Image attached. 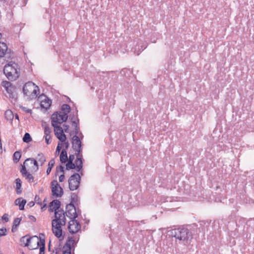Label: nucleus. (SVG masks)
<instances>
[{"label":"nucleus","mask_w":254,"mask_h":254,"mask_svg":"<svg viewBox=\"0 0 254 254\" xmlns=\"http://www.w3.org/2000/svg\"><path fill=\"white\" fill-rule=\"evenodd\" d=\"M3 72L9 80L14 81L20 76V69L17 64L11 62L4 66Z\"/></svg>","instance_id":"1"},{"label":"nucleus","mask_w":254,"mask_h":254,"mask_svg":"<svg viewBox=\"0 0 254 254\" xmlns=\"http://www.w3.org/2000/svg\"><path fill=\"white\" fill-rule=\"evenodd\" d=\"M172 235L184 245L190 244L192 239L191 232L189 229L184 228L175 229L172 232Z\"/></svg>","instance_id":"2"},{"label":"nucleus","mask_w":254,"mask_h":254,"mask_svg":"<svg viewBox=\"0 0 254 254\" xmlns=\"http://www.w3.org/2000/svg\"><path fill=\"white\" fill-rule=\"evenodd\" d=\"M23 92L29 99H33L36 98L40 91L38 86H36L33 82L29 81L23 86Z\"/></svg>","instance_id":"3"},{"label":"nucleus","mask_w":254,"mask_h":254,"mask_svg":"<svg viewBox=\"0 0 254 254\" xmlns=\"http://www.w3.org/2000/svg\"><path fill=\"white\" fill-rule=\"evenodd\" d=\"M1 85L6 91L5 96L11 100V102L16 101L17 98L16 87L8 81H2Z\"/></svg>","instance_id":"4"},{"label":"nucleus","mask_w":254,"mask_h":254,"mask_svg":"<svg viewBox=\"0 0 254 254\" xmlns=\"http://www.w3.org/2000/svg\"><path fill=\"white\" fill-rule=\"evenodd\" d=\"M78 238L76 241V239H74L73 237H69L65 244L63 248V254H71V250H74L75 247L76 245L77 242L78 241Z\"/></svg>","instance_id":"5"},{"label":"nucleus","mask_w":254,"mask_h":254,"mask_svg":"<svg viewBox=\"0 0 254 254\" xmlns=\"http://www.w3.org/2000/svg\"><path fill=\"white\" fill-rule=\"evenodd\" d=\"M81 177L79 174L74 173L71 175L68 180L69 188L70 190H76L79 186Z\"/></svg>","instance_id":"6"},{"label":"nucleus","mask_w":254,"mask_h":254,"mask_svg":"<svg viewBox=\"0 0 254 254\" xmlns=\"http://www.w3.org/2000/svg\"><path fill=\"white\" fill-rule=\"evenodd\" d=\"M41 236L44 237V234L41 233L40 234V237H36L35 238V243H36V247H33L32 245H30V249L36 250L40 247V252L39 254H45V241L44 238H42Z\"/></svg>","instance_id":"7"},{"label":"nucleus","mask_w":254,"mask_h":254,"mask_svg":"<svg viewBox=\"0 0 254 254\" xmlns=\"http://www.w3.org/2000/svg\"><path fill=\"white\" fill-rule=\"evenodd\" d=\"M55 218L52 220V223H59L62 225H65L66 223V219L65 212L63 209L59 210L55 212Z\"/></svg>","instance_id":"8"},{"label":"nucleus","mask_w":254,"mask_h":254,"mask_svg":"<svg viewBox=\"0 0 254 254\" xmlns=\"http://www.w3.org/2000/svg\"><path fill=\"white\" fill-rule=\"evenodd\" d=\"M29 168V170L32 173H35L39 170L38 164L36 159L33 158L26 159L23 163V165Z\"/></svg>","instance_id":"9"},{"label":"nucleus","mask_w":254,"mask_h":254,"mask_svg":"<svg viewBox=\"0 0 254 254\" xmlns=\"http://www.w3.org/2000/svg\"><path fill=\"white\" fill-rule=\"evenodd\" d=\"M58 124L52 123V125L54 128L55 134L57 137L59 139L60 141L64 142L65 141L66 137L65 134L64 133V129L63 128L61 127L58 126Z\"/></svg>","instance_id":"10"},{"label":"nucleus","mask_w":254,"mask_h":254,"mask_svg":"<svg viewBox=\"0 0 254 254\" xmlns=\"http://www.w3.org/2000/svg\"><path fill=\"white\" fill-rule=\"evenodd\" d=\"M52 191L53 195L61 197L63 194V190L56 180L51 182Z\"/></svg>","instance_id":"11"},{"label":"nucleus","mask_w":254,"mask_h":254,"mask_svg":"<svg viewBox=\"0 0 254 254\" xmlns=\"http://www.w3.org/2000/svg\"><path fill=\"white\" fill-rule=\"evenodd\" d=\"M68 116L66 114L62 113H54L52 115L51 120L52 123L61 124L63 122H66L67 120Z\"/></svg>","instance_id":"12"},{"label":"nucleus","mask_w":254,"mask_h":254,"mask_svg":"<svg viewBox=\"0 0 254 254\" xmlns=\"http://www.w3.org/2000/svg\"><path fill=\"white\" fill-rule=\"evenodd\" d=\"M66 215L70 219H75L77 217L76 208L74 204L69 203L66 206Z\"/></svg>","instance_id":"13"},{"label":"nucleus","mask_w":254,"mask_h":254,"mask_svg":"<svg viewBox=\"0 0 254 254\" xmlns=\"http://www.w3.org/2000/svg\"><path fill=\"white\" fill-rule=\"evenodd\" d=\"M80 228V224L75 219H71L68 222V229L70 233H75L77 232Z\"/></svg>","instance_id":"14"},{"label":"nucleus","mask_w":254,"mask_h":254,"mask_svg":"<svg viewBox=\"0 0 254 254\" xmlns=\"http://www.w3.org/2000/svg\"><path fill=\"white\" fill-rule=\"evenodd\" d=\"M80 138L82 139L83 135L82 133H80ZM72 147L73 150L82 149V143L80 139V137L77 135H74L72 138Z\"/></svg>","instance_id":"15"},{"label":"nucleus","mask_w":254,"mask_h":254,"mask_svg":"<svg viewBox=\"0 0 254 254\" xmlns=\"http://www.w3.org/2000/svg\"><path fill=\"white\" fill-rule=\"evenodd\" d=\"M20 173L23 177L29 182L32 183L34 182V177L29 172L26 170L25 165H21V169L20 170Z\"/></svg>","instance_id":"16"},{"label":"nucleus","mask_w":254,"mask_h":254,"mask_svg":"<svg viewBox=\"0 0 254 254\" xmlns=\"http://www.w3.org/2000/svg\"><path fill=\"white\" fill-rule=\"evenodd\" d=\"M52 231L55 236L57 238H60L62 235V229L61 226H63L59 223H52Z\"/></svg>","instance_id":"17"},{"label":"nucleus","mask_w":254,"mask_h":254,"mask_svg":"<svg viewBox=\"0 0 254 254\" xmlns=\"http://www.w3.org/2000/svg\"><path fill=\"white\" fill-rule=\"evenodd\" d=\"M37 236H34V237H28L27 236H25L21 238L20 242L21 243H23L24 246L25 247H29L30 249V245H32L31 243H35V238Z\"/></svg>","instance_id":"18"},{"label":"nucleus","mask_w":254,"mask_h":254,"mask_svg":"<svg viewBox=\"0 0 254 254\" xmlns=\"http://www.w3.org/2000/svg\"><path fill=\"white\" fill-rule=\"evenodd\" d=\"M61 204V201L58 199L53 200L50 203L49 210L52 212L55 211V212L58 211L60 210L59 208H60Z\"/></svg>","instance_id":"19"},{"label":"nucleus","mask_w":254,"mask_h":254,"mask_svg":"<svg viewBox=\"0 0 254 254\" xmlns=\"http://www.w3.org/2000/svg\"><path fill=\"white\" fill-rule=\"evenodd\" d=\"M52 103V101L45 96V99L41 101L40 106L42 108L47 110L50 108Z\"/></svg>","instance_id":"20"},{"label":"nucleus","mask_w":254,"mask_h":254,"mask_svg":"<svg viewBox=\"0 0 254 254\" xmlns=\"http://www.w3.org/2000/svg\"><path fill=\"white\" fill-rule=\"evenodd\" d=\"M2 36L1 34L0 33V39ZM7 50V47L5 43L0 42V58L3 57Z\"/></svg>","instance_id":"21"},{"label":"nucleus","mask_w":254,"mask_h":254,"mask_svg":"<svg viewBox=\"0 0 254 254\" xmlns=\"http://www.w3.org/2000/svg\"><path fill=\"white\" fill-rule=\"evenodd\" d=\"M14 203L16 205H19L20 210H22L24 209V206L26 203V200L23 199L22 197H19L15 200Z\"/></svg>","instance_id":"22"},{"label":"nucleus","mask_w":254,"mask_h":254,"mask_svg":"<svg viewBox=\"0 0 254 254\" xmlns=\"http://www.w3.org/2000/svg\"><path fill=\"white\" fill-rule=\"evenodd\" d=\"M16 184V191L17 194H20L22 192L21 185L22 181L19 178H17L15 180Z\"/></svg>","instance_id":"23"},{"label":"nucleus","mask_w":254,"mask_h":254,"mask_svg":"<svg viewBox=\"0 0 254 254\" xmlns=\"http://www.w3.org/2000/svg\"><path fill=\"white\" fill-rule=\"evenodd\" d=\"M60 158V161L62 163H64L67 161L68 157L67 155V152L65 149H63L62 150Z\"/></svg>","instance_id":"24"},{"label":"nucleus","mask_w":254,"mask_h":254,"mask_svg":"<svg viewBox=\"0 0 254 254\" xmlns=\"http://www.w3.org/2000/svg\"><path fill=\"white\" fill-rule=\"evenodd\" d=\"M35 159L40 163L41 166H42L46 161V157L43 153H39Z\"/></svg>","instance_id":"25"},{"label":"nucleus","mask_w":254,"mask_h":254,"mask_svg":"<svg viewBox=\"0 0 254 254\" xmlns=\"http://www.w3.org/2000/svg\"><path fill=\"white\" fill-rule=\"evenodd\" d=\"M62 111H63L62 114L67 115V114L70 111V107L68 104H63L62 106Z\"/></svg>","instance_id":"26"},{"label":"nucleus","mask_w":254,"mask_h":254,"mask_svg":"<svg viewBox=\"0 0 254 254\" xmlns=\"http://www.w3.org/2000/svg\"><path fill=\"white\" fill-rule=\"evenodd\" d=\"M75 164L76 166V170L77 172H80L83 167V161L82 160H79L78 162H77V160L75 161Z\"/></svg>","instance_id":"27"},{"label":"nucleus","mask_w":254,"mask_h":254,"mask_svg":"<svg viewBox=\"0 0 254 254\" xmlns=\"http://www.w3.org/2000/svg\"><path fill=\"white\" fill-rule=\"evenodd\" d=\"M55 161L54 159H52L49 161V164H48V168L47 169V171H46L47 175H49L50 173L52 168L54 167V166L55 165Z\"/></svg>","instance_id":"28"},{"label":"nucleus","mask_w":254,"mask_h":254,"mask_svg":"<svg viewBox=\"0 0 254 254\" xmlns=\"http://www.w3.org/2000/svg\"><path fill=\"white\" fill-rule=\"evenodd\" d=\"M21 156V153L20 151H16L13 154V161L15 163H17Z\"/></svg>","instance_id":"29"},{"label":"nucleus","mask_w":254,"mask_h":254,"mask_svg":"<svg viewBox=\"0 0 254 254\" xmlns=\"http://www.w3.org/2000/svg\"><path fill=\"white\" fill-rule=\"evenodd\" d=\"M82 149H79L74 150L75 151V154L76 156L77 162H78L79 160H82V155L81 154Z\"/></svg>","instance_id":"30"},{"label":"nucleus","mask_w":254,"mask_h":254,"mask_svg":"<svg viewBox=\"0 0 254 254\" xmlns=\"http://www.w3.org/2000/svg\"><path fill=\"white\" fill-rule=\"evenodd\" d=\"M5 116L8 120H11L13 118V115L11 110L6 111L5 112Z\"/></svg>","instance_id":"31"},{"label":"nucleus","mask_w":254,"mask_h":254,"mask_svg":"<svg viewBox=\"0 0 254 254\" xmlns=\"http://www.w3.org/2000/svg\"><path fill=\"white\" fill-rule=\"evenodd\" d=\"M76 166L75 163H73L72 162H67L66 164V169L67 170H69L71 169H76Z\"/></svg>","instance_id":"32"},{"label":"nucleus","mask_w":254,"mask_h":254,"mask_svg":"<svg viewBox=\"0 0 254 254\" xmlns=\"http://www.w3.org/2000/svg\"><path fill=\"white\" fill-rule=\"evenodd\" d=\"M32 138L31 137L30 134L28 133H26L23 137V142L28 143L30 142Z\"/></svg>","instance_id":"33"},{"label":"nucleus","mask_w":254,"mask_h":254,"mask_svg":"<svg viewBox=\"0 0 254 254\" xmlns=\"http://www.w3.org/2000/svg\"><path fill=\"white\" fill-rule=\"evenodd\" d=\"M52 132L51 129L47 126L46 125L44 127V133L45 135H51L50 134Z\"/></svg>","instance_id":"34"},{"label":"nucleus","mask_w":254,"mask_h":254,"mask_svg":"<svg viewBox=\"0 0 254 254\" xmlns=\"http://www.w3.org/2000/svg\"><path fill=\"white\" fill-rule=\"evenodd\" d=\"M77 201V195L74 193H72L71 195V202L70 203L73 204L75 203Z\"/></svg>","instance_id":"35"},{"label":"nucleus","mask_w":254,"mask_h":254,"mask_svg":"<svg viewBox=\"0 0 254 254\" xmlns=\"http://www.w3.org/2000/svg\"><path fill=\"white\" fill-rule=\"evenodd\" d=\"M21 220V218H15L13 223V226H14V227H18L20 223V221Z\"/></svg>","instance_id":"36"},{"label":"nucleus","mask_w":254,"mask_h":254,"mask_svg":"<svg viewBox=\"0 0 254 254\" xmlns=\"http://www.w3.org/2000/svg\"><path fill=\"white\" fill-rule=\"evenodd\" d=\"M7 234V229L5 227L0 229V237L6 236Z\"/></svg>","instance_id":"37"},{"label":"nucleus","mask_w":254,"mask_h":254,"mask_svg":"<svg viewBox=\"0 0 254 254\" xmlns=\"http://www.w3.org/2000/svg\"><path fill=\"white\" fill-rule=\"evenodd\" d=\"M20 108L23 111L27 113L32 114V110L30 109H28L26 107L23 106H20Z\"/></svg>","instance_id":"38"},{"label":"nucleus","mask_w":254,"mask_h":254,"mask_svg":"<svg viewBox=\"0 0 254 254\" xmlns=\"http://www.w3.org/2000/svg\"><path fill=\"white\" fill-rule=\"evenodd\" d=\"M9 215L7 213H4L1 217V219L4 221L5 222L9 221Z\"/></svg>","instance_id":"39"},{"label":"nucleus","mask_w":254,"mask_h":254,"mask_svg":"<svg viewBox=\"0 0 254 254\" xmlns=\"http://www.w3.org/2000/svg\"><path fill=\"white\" fill-rule=\"evenodd\" d=\"M45 140L47 144H49L51 142V140H50L51 139V135L48 136V135H45Z\"/></svg>","instance_id":"40"},{"label":"nucleus","mask_w":254,"mask_h":254,"mask_svg":"<svg viewBox=\"0 0 254 254\" xmlns=\"http://www.w3.org/2000/svg\"><path fill=\"white\" fill-rule=\"evenodd\" d=\"M74 159V155L73 154L69 155V158H68L67 162H73V161Z\"/></svg>","instance_id":"41"},{"label":"nucleus","mask_w":254,"mask_h":254,"mask_svg":"<svg viewBox=\"0 0 254 254\" xmlns=\"http://www.w3.org/2000/svg\"><path fill=\"white\" fill-rule=\"evenodd\" d=\"M62 144L59 143L56 148V152H60L62 149Z\"/></svg>","instance_id":"42"},{"label":"nucleus","mask_w":254,"mask_h":254,"mask_svg":"<svg viewBox=\"0 0 254 254\" xmlns=\"http://www.w3.org/2000/svg\"><path fill=\"white\" fill-rule=\"evenodd\" d=\"M79 131V126H76V127L74 128V133H75V135H77V134H78Z\"/></svg>","instance_id":"43"},{"label":"nucleus","mask_w":254,"mask_h":254,"mask_svg":"<svg viewBox=\"0 0 254 254\" xmlns=\"http://www.w3.org/2000/svg\"><path fill=\"white\" fill-rule=\"evenodd\" d=\"M71 120H72V126L73 127H74L75 128L76 126H78V123H77L75 120H73V118L71 119Z\"/></svg>","instance_id":"44"},{"label":"nucleus","mask_w":254,"mask_h":254,"mask_svg":"<svg viewBox=\"0 0 254 254\" xmlns=\"http://www.w3.org/2000/svg\"><path fill=\"white\" fill-rule=\"evenodd\" d=\"M64 178L65 177L64 174L61 175L59 177V181L60 182H63L64 181Z\"/></svg>","instance_id":"45"},{"label":"nucleus","mask_w":254,"mask_h":254,"mask_svg":"<svg viewBox=\"0 0 254 254\" xmlns=\"http://www.w3.org/2000/svg\"><path fill=\"white\" fill-rule=\"evenodd\" d=\"M63 127L64 128V131L66 132H68V128H69V126L68 125L64 124V125H63Z\"/></svg>","instance_id":"46"},{"label":"nucleus","mask_w":254,"mask_h":254,"mask_svg":"<svg viewBox=\"0 0 254 254\" xmlns=\"http://www.w3.org/2000/svg\"><path fill=\"white\" fill-rule=\"evenodd\" d=\"M64 147H65V149H67L68 147H69V143L68 142H65L64 141Z\"/></svg>","instance_id":"47"},{"label":"nucleus","mask_w":254,"mask_h":254,"mask_svg":"<svg viewBox=\"0 0 254 254\" xmlns=\"http://www.w3.org/2000/svg\"><path fill=\"white\" fill-rule=\"evenodd\" d=\"M29 218L31 220L33 221H34V222L36 221V218H35L34 216H32V215H29Z\"/></svg>","instance_id":"48"},{"label":"nucleus","mask_w":254,"mask_h":254,"mask_svg":"<svg viewBox=\"0 0 254 254\" xmlns=\"http://www.w3.org/2000/svg\"><path fill=\"white\" fill-rule=\"evenodd\" d=\"M60 251V249H56L51 254H59V252Z\"/></svg>","instance_id":"49"},{"label":"nucleus","mask_w":254,"mask_h":254,"mask_svg":"<svg viewBox=\"0 0 254 254\" xmlns=\"http://www.w3.org/2000/svg\"><path fill=\"white\" fill-rule=\"evenodd\" d=\"M35 204L34 201H30L27 204V206H29L30 207L33 206Z\"/></svg>","instance_id":"50"},{"label":"nucleus","mask_w":254,"mask_h":254,"mask_svg":"<svg viewBox=\"0 0 254 254\" xmlns=\"http://www.w3.org/2000/svg\"><path fill=\"white\" fill-rule=\"evenodd\" d=\"M64 167L63 166H62V165H60L59 166V170H60V171L62 173H63L64 174Z\"/></svg>","instance_id":"51"},{"label":"nucleus","mask_w":254,"mask_h":254,"mask_svg":"<svg viewBox=\"0 0 254 254\" xmlns=\"http://www.w3.org/2000/svg\"><path fill=\"white\" fill-rule=\"evenodd\" d=\"M17 227H14V226H12L11 231L12 232H16L17 231Z\"/></svg>","instance_id":"52"},{"label":"nucleus","mask_w":254,"mask_h":254,"mask_svg":"<svg viewBox=\"0 0 254 254\" xmlns=\"http://www.w3.org/2000/svg\"><path fill=\"white\" fill-rule=\"evenodd\" d=\"M40 199V197L38 195H36L35 197V201H37Z\"/></svg>","instance_id":"53"},{"label":"nucleus","mask_w":254,"mask_h":254,"mask_svg":"<svg viewBox=\"0 0 254 254\" xmlns=\"http://www.w3.org/2000/svg\"><path fill=\"white\" fill-rule=\"evenodd\" d=\"M31 245L33 246V247H36V243H31Z\"/></svg>","instance_id":"54"},{"label":"nucleus","mask_w":254,"mask_h":254,"mask_svg":"<svg viewBox=\"0 0 254 254\" xmlns=\"http://www.w3.org/2000/svg\"><path fill=\"white\" fill-rule=\"evenodd\" d=\"M15 118L18 119V116L17 115H16Z\"/></svg>","instance_id":"55"},{"label":"nucleus","mask_w":254,"mask_h":254,"mask_svg":"<svg viewBox=\"0 0 254 254\" xmlns=\"http://www.w3.org/2000/svg\"><path fill=\"white\" fill-rule=\"evenodd\" d=\"M141 222L143 223H144V221L143 220V221H141Z\"/></svg>","instance_id":"56"}]
</instances>
